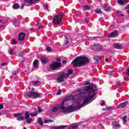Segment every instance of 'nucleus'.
I'll return each mask as SVG.
<instances>
[{
    "label": "nucleus",
    "instance_id": "f257e3e1",
    "mask_svg": "<svg viewBox=\"0 0 129 129\" xmlns=\"http://www.w3.org/2000/svg\"><path fill=\"white\" fill-rule=\"evenodd\" d=\"M84 90L85 92L81 93L82 94H86V93H88V94H91L92 93V94L91 96H83L84 102L82 104H80L79 102H77L74 103L73 106H70L69 108H65V107H64L65 101H62L60 105L53 108V112H56L59 109H61L63 113H69L75 111L76 109H80L81 106H83V105H85V104H88L89 103L88 101L91 100L93 96L95 95L94 92L96 91V89L92 85L86 86L84 88Z\"/></svg>",
    "mask_w": 129,
    "mask_h": 129
},
{
    "label": "nucleus",
    "instance_id": "f03ea898",
    "mask_svg": "<svg viewBox=\"0 0 129 129\" xmlns=\"http://www.w3.org/2000/svg\"><path fill=\"white\" fill-rule=\"evenodd\" d=\"M89 63V59L86 56H78L72 62L73 67H82Z\"/></svg>",
    "mask_w": 129,
    "mask_h": 129
},
{
    "label": "nucleus",
    "instance_id": "7ed1b4c3",
    "mask_svg": "<svg viewBox=\"0 0 129 129\" xmlns=\"http://www.w3.org/2000/svg\"><path fill=\"white\" fill-rule=\"evenodd\" d=\"M63 19V13H59L57 15L54 16L52 20L53 25H59Z\"/></svg>",
    "mask_w": 129,
    "mask_h": 129
},
{
    "label": "nucleus",
    "instance_id": "20e7f679",
    "mask_svg": "<svg viewBox=\"0 0 129 129\" xmlns=\"http://www.w3.org/2000/svg\"><path fill=\"white\" fill-rule=\"evenodd\" d=\"M27 96L32 98H40L43 96V94L31 91L27 93Z\"/></svg>",
    "mask_w": 129,
    "mask_h": 129
},
{
    "label": "nucleus",
    "instance_id": "39448f33",
    "mask_svg": "<svg viewBox=\"0 0 129 129\" xmlns=\"http://www.w3.org/2000/svg\"><path fill=\"white\" fill-rule=\"evenodd\" d=\"M61 66H62L61 62H54L50 66V69L52 70H56L57 68H59Z\"/></svg>",
    "mask_w": 129,
    "mask_h": 129
},
{
    "label": "nucleus",
    "instance_id": "423d86ee",
    "mask_svg": "<svg viewBox=\"0 0 129 129\" xmlns=\"http://www.w3.org/2000/svg\"><path fill=\"white\" fill-rule=\"evenodd\" d=\"M25 119H26V122L27 123H31L32 121H33V119L29 118L30 117V113L29 112L26 111L25 113Z\"/></svg>",
    "mask_w": 129,
    "mask_h": 129
},
{
    "label": "nucleus",
    "instance_id": "0eeeda50",
    "mask_svg": "<svg viewBox=\"0 0 129 129\" xmlns=\"http://www.w3.org/2000/svg\"><path fill=\"white\" fill-rule=\"evenodd\" d=\"M38 1L39 0H24V5L26 6H32L35 2H38Z\"/></svg>",
    "mask_w": 129,
    "mask_h": 129
},
{
    "label": "nucleus",
    "instance_id": "6e6552de",
    "mask_svg": "<svg viewBox=\"0 0 129 129\" xmlns=\"http://www.w3.org/2000/svg\"><path fill=\"white\" fill-rule=\"evenodd\" d=\"M64 77H65V75H64V73H63L57 78L56 81H57L58 83H62V82H64Z\"/></svg>",
    "mask_w": 129,
    "mask_h": 129
},
{
    "label": "nucleus",
    "instance_id": "1a4fd4ad",
    "mask_svg": "<svg viewBox=\"0 0 129 129\" xmlns=\"http://www.w3.org/2000/svg\"><path fill=\"white\" fill-rule=\"evenodd\" d=\"M117 36H118V32L117 31H115L108 35V38H115V37Z\"/></svg>",
    "mask_w": 129,
    "mask_h": 129
},
{
    "label": "nucleus",
    "instance_id": "9d476101",
    "mask_svg": "<svg viewBox=\"0 0 129 129\" xmlns=\"http://www.w3.org/2000/svg\"><path fill=\"white\" fill-rule=\"evenodd\" d=\"M25 37H26V34L23 32H21L19 34V40H20V41H24Z\"/></svg>",
    "mask_w": 129,
    "mask_h": 129
},
{
    "label": "nucleus",
    "instance_id": "9b49d317",
    "mask_svg": "<svg viewBox=\"0 0 129 129\" xmlns=\"http://www.w3.org/2000/svg\"><path fill=\"white\" fill-rule=\"evenodd\" d=\"M66 127V125L51 126L50 129H63Z\"/></svg>",
    "mask_w": 129,
    "mask_h": 129
},
{
    "label": "nucleus",
    "instance_id": "f8f14e48",
    "mask_svg": "<svg viewBox=\"0 0 129 129\" xmlns=\"http://www.w3.org/2000/svg\"><path fill=\"white\" fill-rule=\"evenodd\" d=\"M67 72L68 73L67 74L64 73V75L66 78H68L70 75H72V74H73V70H68Z\"/></svg>",
    "mask_w": 129,
    "mask_h": 129
},
{
    "label": "nucleus",
    "instance_id": "ddd939ff",
    "mask_svg": "<svg viewBox=\"0 0 129 129\" xmlns=\"http://www.w3.org/2000/svg\"><path fill=\"white\" fill-rule=\"evenodd\" d=\"M94 49L97 51H101L102 50V46L100 44H96L94 45Z\"/></svg>",
    "mask_w": 129,
    "mask_h": 129
},
{
    "label": "nucleus",
    "instance_id": "4468645a",
    "mask_svg": "<svg viewBox=\"0 0 129 129\" xmlns=\"http://www.w3.org/2000/svg\"><path fill=\"white\" fill-rule=\"evenodd\" d=\"M127 102H124L123 103H120L119 104V105L117 106L118 108H122V107H124V106H126L127 105Z\"/></svg>",
    "mask_w": 129,
    "mask_h": 129
},
{
    "label": "nucleus",
    "instance_id": "2eb2a0df",
    "mask_svg": "<svg viewBox=\"0 0 129 129\" xmlns=\"http://www.w3.org/2000/svg\"><path fill=\"white\" fill-rule=\"evenodd\" d=\"M112 126H113V128L115 129V127H120V125L117 123L116 121H113L112 123Z\"/></svg>",
    "mask_w": 129,
    "mask_h": 129
},
{
    "label": "nucleus",
    "instance_id": "dca6fc26",
    "mask_svg": "<svg viewBox=\"0 0 129 129\" xmlns=\"http://www.w3.org/2000/svg\"><path fill=\"white\" fill-rule=\"evenodd\" d=\"M40 61H41V63H42L43 64H45L48 62V58H47L45 57H42L40 58Z\"/></svg>",
    "mask_w": 129,
    "mask_h": 129
},
{
    "label": "nucleus",
    "instance_id": "f3484780",
    "mask_svg": "<svg viewBox=\"0 0 129 129\" xmlns=\"http://www.w3.org/2000/svg\"><path fill=\"white\" fill-rule=\"evenodd\" d=\"M103 9L105 12H109V11H110V7H108L107 5H103Z\"/></svg>",
    "mask_w": 129,
    "mask_h": 129
},
{
    "label": "nucleus",
    "instance_id": "a211bd4d",
    "mask_svg": "<svg viewBox=\"0 0 129 129\" xmlns=\"http://www.w3.org/2000/svg\"><path fill=\"white\" fill-rule=\"evenodd\" d=\"M114 48H115V49H122V46L120 45L118 43H115L114 44Z\"/></svg>",
    "mask_w": 129,
    "mask_h": 129
},
{
    "label": "nucleus",
    "instance_id": "6ab92c4d",
    "mask_svg": "<svg viewBox=\"0 0 129 129\" xmlns=\"http://www.w3.org/2000/svg\"><path fill=\"white\" fill-rule=\"evenodd\" d=\"M117 2L119 4V5H121V6H122L126 3V0H117Z\"/></svg>",
    "mask_w": 129,
    "mask_h": 129
},
{
    "label": "nucleus",
    "instance_id": "aec40b11",
    "mask_svg": "<svg viewBox=\"0 0 129 129\" xmlns=\"http://www.w3.org/2000/svg\"><path fill=\"white\" fill-rule=\"evenodd\" d=\"M13 8L14 10H18L20 8V5L18 3H15L14 4Z\"/></svg>",
    "mask_w": 129,
    "mask_h": 129
},
{
    "label": "nucleus",
    "instance_id": "412c9836",
    "mask_svg": "<svg viewBox=\"0 0 129 129\" xmlns=\"http://www.w3.org/2000/svg\"><path fill=\"white\" fill-rule=\"evenodd\" d=\"M37 122L39 124H40V125H42V124H44V122L43 121V120H42V118H38Z\"/></svg>",
    "mask_w": 129,
    "mask_h": 129
},
{
    "label": "nucleus",
    "instance_id": "4be33fe9",
    "mask_svg": "<svg viewBox=\"0 0 129 129\" xmlns=\"http://www.w3.org/2000/svg\"><path fill=\"white\" fill-rule=\"evenodd\" d=\"M71 98H73V99L74 98L73 97V96H69L65 98L64 100L63 101H67V100H70V99H71Z\"/></svg>",
    "mask_w": 129,
    "mask_h": 129
},
{
    "label": "nucleus",
    "instance_id": "5701e85b",
    "mask_svg": "<svg viewBox=\"0 0 129 129\" xmlns=\"http://www.w3.org/2000/svg\"><path fill=\"white\" fill-rule=\"evenodd\" d=\"M100 56H98V55H96L94 57V59L95 60V61H96V62H98L99 61V60H100Z\"/></svg>",
    "mask_w": 129,
    "mask_h": 129
},
{
    "label": "nucleus",
    "instance_id": "b1692460",
    "mask_svg": "<svg viewBox=\"0 0 129 129\" xmlns=\"http://www.w3.org/2000/svg\"><path fill=\"white\" fill-rule=\"evenodd\" d=\"M33 66L34 67H37L38 66V60L36 59L33 63Z\"/></svg>",
    "mask_w": 129,
    "mask_h": 129
},
{
    "label": "nucleus",
    "instance_id": "393cba45",
    "mask_svg": "<svg viewBox=\"0 0 129 129\" xmlns=\"http://www.w3.org/2000/svg\"><path fill=\"white\" fill-rule=\"evenodd\" d=\"M65 38H66V40H65L64 44L66 45H67V44L69 43V38H68L67 36H66Z\"/></svg>",
    "mask_w": 129,
    "mask_h": 129
},
{
    "label": "nucleus",
    "instance_id": "a878e982",
    "mask_svg": "<svg viewBox=\"0 0 129 129\" xmlns=\"http://www.w3.org/2000/svg\"><path fill=\"white\" fill-rule=\"evenodd\" d=\"M8 53L10 55H13V54H14V49H10V50L8 51Z\"/></svg>",
    "mask_w": 129,
    "mask_h": 129
},
{
    "label": "nucleus",
    "instance_id": "bb28decb",
    "mask_svg": "<svg viewBox=\"0 0 129 129\" xmlns=\"http://www.w3.org/2000/svg\"><path fill=\"white\" fill-rule=\"evenodd\" d=\"M126 118H127V116H126V115H124L123 117V123H125V122H126Z\"/></svg>",
    "mask_w": 129,
    "mask_h": 129
},
{
    "label": "nucleus",
    "instance_id": "cd10ccee",
    "mask_svg": "<svg viewBox=\"0 0 129 129\" xmlns=\"http://www.w3.org/2000/svg\"><path fill=\"white\" fill-rule=\"evenodd\" d=\"M17 120H24L25 119V118L24 117L20 116L17 118Z\"/></svg>",
    "mask_w": 129,
    "mask_h": 129
},
{
    "label": "nucleus",
    "instance_id": "c85d7f7f",
    "mask_svg": "<svg viewBox=\"0 0 129 129\" xmlns=\"http://www.w3.org/2000/svg\"><path fill=\"white\" fill-rule=\"evenodd\" d=\"M84 9L87 11H89V10H90V7L88 6H84Z\"/></svg>",
    "mask_w": 129,
    "mask_h": 129
},
{
    "label": "nucleus",
    "instance_id": "c756f323",
    "mask_svg": "<svg viewBox=\"0 0 129 129\" xmlns=\"http://www.w3.org/2000/svg\"><path fill=\"white\" fill-rule=\"evenodd\" d=\"M78 127V125H72V126L70 127L71 129H75V128H77V127Z\"/></svg>",
    "mask_w": 129,
    "mask_h": 129
},
{
    "label": "nucleus",
    "instance_id": "7c9ffc66",
    "mask_svg": "<svg viewBox=\"0 0 129 129\" xmlns=\"http://www.w3.org/2000/svg\"><path fill=\"white\" fill-rule=\"evenodd\" d=\"M53 120H45L44 121V123H49L50 122H52Z\"/></svg>",
    "mask_w": 129,
    "mask_h": 129
},
{
    "label": "nucleus",
    "instance_id": "2f4dec72",
    "mask_svg": "<svg viewBox=\"0 0 129 129\" xmlns=\"http://www.w3.org/2000/svg\"><path fill=\"white\" fill-rule=\"evenodd\" d=\"M46 50L47 51H48V52H51L52 51V48L50 46H47Z\"/></svg>",
    "mask_w": 129,
    "mask_h": 129
},
{
    "label": "nucleus",
    "instance_id": "473e14b6",
    "mask_svg": "<svg viewBox=\"0 0 129 129\" xmlns=\"http://www.w3.org/2000/svg\"><path fill=\"white\" fill-rule=\"evenodd\" d=\"M23 55H24V52L23 51H20L19 53L18 56L19 57H23Z\"/></svg>",
    "mask_w": 129,
    "mask_h": 129
},
{
    "label": "nucleus",
    "instance_id": "72a5a7b5",
    "mask_svg": "<svg viewBox=\"0 0 129 129\" xmlns=\"http://www.w3.org/2000/svg\"><path fill=\"white\" fill-rule=\"evenodd\" d=\"M117 17H124V15L120 14L119 13H117Z\"/></svg>",
    "mask_w": 129,
    "mask_h": 129
},
{
    "label": "nucleus",
    "instance_id": "f704fd0d",
    "mask_svg": "<svg viewBox=\"0 0 129 129\" xmlns=\"http://www.w3.org/2000/svg\"><path fill=\"white\" fill-rule=\"evenodd\" d=\"M29 115H30L31 116H37V115H38V113H31V114H29Z\"/></svg>",
    "mask_w": 129,
    "mask_h": 129
},
{
    "label": "nucleus",
    "instance_id": "c9c22d12",
    "mask_svg": "<svg viewBox=\"0 0 129 129\" xmlns=\"http://www.w3.org/2000/svg\"><path fill=\"white\" fill-rule=\"evenodd\" d=\"M18 42L15 40H13L12 42V45H17Z\"/></svg>",
    "mask_w": 129,
    "mask_h": 129
},
{
    "label": "nucleus",
    "instance_id": "e433bc0d",
    "mask_svg": "<svg viewBox=\"0 0 129 129\" xmlns=\"http://www.w3.org/2000/svg\"><path fill=\"white\" fill-rule=\"evenodd\" d=\"M33 84H34V85H38V84H39V81H36L35 82H33Z\"/></svg>",
    "mask_w": 129,
    "mask_h": 129
},
{
    "label": "nucleus",
    "instance_id": "4c0bfd02",
    "mask_svg": "<svg viewBox=\"0 0 129 129\" xmlns=\"http://www.w3.org/2000/svg\"><path fill=\"white\" fill-rule=\"evenodd\" d=\"M117 84L118 86H119V87H120V86H122V84L121 83V82H117Z\"/></svg>",
    "mask_w": 129,
    "mask_h": 129
},
{
    "label": "nucleus",
    "instance_id": "58836bf2",
    "mask_svg": "<svg viewBox=\"0 0 129 129\" xmlns=\"http://www.w3.org/2000/svg\"><path fill=\"white\" fill-rule=\"evenodd\" d=\"M96 13L97 14H101L102 13V12L101 10H96Z\"/></svg>",
    "mask_w": 129,
    "mask_h": 129
},
{
    "label": "nucleus",
    "instance_id": "ea45409f",
    "mask_svg": "<svg viewBox=\"0 0 129 129\" xmlns=\"http://www.w3.org/2000/svg\"><path fill=\"white\" fill-rule=\"evenodd\" d=\"M61 94V89H58L57 92V95H60Z\"/></svg>",
    "mask_w": 129,
    "mask_h": 129
},
{
    "label": "nucleus",
    "instance_id": "a19ab883",
    "mask_svg": "<svg viewBox=\"0 0 129 129\" xmlns=\"http://www.w3.org/2000/svg\"><path fill=\"white\" fill-rule=\"evenodd\" d=\"M85 84H86V85H89V84H90V82L87 81H86Z\"/></svg>",
    "mask_w": 129,
    "mask_h": 129
},
{
    "label": "nucleus",
    "instance_id": "79ce46f5",
    "mask_svg": "<svg viewBox=\"0 0 129 129\" xmlns=\"http://www.w3.org/2000/svg\"><path fill=\"white\" fill-rule=\"evenodd\" d=\"M20 115H21V114H15V115H14V116L15 117H19V116H20Z\"/></svg>",
    "mask_w": 129,
    "mask_h": 129
},
{
    "label": "nucleus",
    "instance_id": "37998d69",
    "mask_svg": "<svg viewBox=\"0 0 129 129\" xmlns=\"http://www.w3.org/2000/svg\"><path fill=\"white\" fill-rule=\"evenodd\" d=\"M126 75H127V76H129V68H127V70L126 71Z\"/></svg>",
    "mask_w": 129,
    "mask_h": 129
},
{
    "label": "nucleus",
    "instance_id": "c03bdc74",
    "mask_svg": "<svg viewBox=\"0 0 129 129\" xmlns=\"http://www.w3.org/2000/svg\"><path fill=\"white\" fill-rule=\"evenodd\" d=\"M4 108V105L0 104V109H3Z\"/></svg>",
    "mask_w": 129,
    "mask_h": 129
},
{
    "label": "nucleus",
    "instance_id": "a18cd8bd",
    "mask_svg": "<svg viewBox=\"0 0 129 129\" xmlns=\"http://www.w3.org/2000/svg\"><path fill=\"white\" fill-rule=\"evenodd\" d=\"M38 112H42V110L41 109V108L40 107H38Z\"/></svg>",
    "mask_w": 129,
    "mask_h": 129
},
{
    "label": "nucleus",
    "instance_id": "49530a36",
    "mask_svg": "<svg viewBox=\"0 0 129 129\" xmlns=\"http://www.w3.org/2000/svg\"><path fill=\"white\" fill-rule=\"evenodd\" d=\"M124 9H125V10H128V9H129V4L127 5L124 8Z\"/></svg>",
    "mask_w": 129,
    "mask_h": 129
},
{
    "label": "nucleus",
    "instance_id": "de8ad7c7",
    "mask_svg": "<svg viewBox=\"0 0 129 129\" xmlns=\"http://www.w3.org/2000/svg\"><path fill=\"white\" fill-rule=\"evenodd\" d=\"M56 61H57V62H60V61H61V59L57 58H56Z\"/></svg>",
    "mask_w": 129,
    "mask_h": 129
},
{
    "label": "nucleus",
    "instance_id": "09e8293b",
    "mask_svg": "<svg viewBox=\"0 0 129 129\" xmlns=\"http://www.w3.org/2000/svg\"><path fill=\"white\" fill-rule=\"evenodd\" d=\"M104 104H105V102H103L102 103L100 104V105H101V106H104Z\"/></svg>",
    "mask_w": 129,
    "mask_h": 129
},
{
    "label": "nucleus",
    "instance_id": "8fccbe9b",
    "mask_svg": "<svg viewBox=\"0 0 129 129\" xmlns=\"http://www.w3.org/2000/svg\"><path fill=\"white\" fill-rule=\"evenodd\" d=\"M2 66H6V62H3L1 63Z\"/></svg>",
    "mask_w": 129,
    "mask_h": 129
},
{
    "label": "nucleus",
    "instance_id": "3c124183",
    "mask_svg": "<svg viewBox=\"0 0 129 129\" xmlns=\"http://www.w3.org/2000/svg\"><path fill=\"white\" fill-rule=\"evenodd\" d=\"M67 63V61L66 60H62V64H66Z\"/></svg>",
    "mask_w": 129,
    "mask_h": 129
},
{
    "label": "nucleus",
    "instance_id": "603ef678",
    "mask_svg": "<svg viewBox=\"0 0 129 129\" xmlns=\"http://www.w3.org/2000/svg\"><path fill=\"white\" fill-rule=\"evenodd\" d=\"M109 75L110 76H113V74L112 73H109Z\"/></svg>",
    "mask_w": 129,
    "mask_h": 129
},
{
    "label": "nucleus",
    "instance_id": "864d4df0",
    "mask_svg": "<svg viewBox=\"0 0 129 129\" xmlns=\"http://www.w3.org/2000/svg\"><path fill=\"white\" fill-rule=\"evenodd\" d=\"M13 75H17V72H13Z\"/></svg>",
    "mask_w": 129,
    "mask_h": 129
},
{
    "label": "nucleus",
    "instance_id": "5fc2aeb1",
    "mask_svg": "<svg viewBox=\"0 0 129 129\" xmlns=\"http://www.w3.org/2000/svg\"><path fill=\"white\" fill-rule=\"evenodd\" d=\"M105 62H108V59L106 58V59H105Z\"/></svg>",
    "mask_w": 129,
    "mask_h": 129
},
{
    "label": "nucleus",
    "instance_id": "6e6d98bb",
    "mask_svg": "<svg viewBox=\"0 0 129 129\" xmlns=\"http://www.w3.org/2000/svg\"><path fill=\"white\" fill-rule=\"evenodd\" d=\"M85 23H86V24H88V20H85Z\"/></svg>",
    "mask_w": 129,
    "mask_h": 129
},
{
    "label": "nucleus",
    "instance_id": "4d7b16f0",
    "mask_svg": "<svg viewBox=\"0 0 129 129\" xmlns=\"http://www.w3.org/2000/svg\"><path fill=\"white\" fill-rule=\"evenodd\" d=\"M30 31L31 32H33V31H34V29H33V28L30 29Z\"/></svg>",
    "mask_w": 129,
    "mask_h": 129
},
{
    "label": "nucleus",
    "instance_id": "13d9d810",
    "mask_svg": "<svg viewBox=\"0 0 129 129\" xmlns=\"http://www.w3.org/2000/svg\"><path fill=\"white\" fill-rule=\"evenodd\" d=\"M45 9H48V5L45 6Z\"/></svg>",
    "mask_w": 129,
    "mask_h": 129
},
{
    "label": "nucleus",
    "instance_id": "bf43d9fd",
    "mask_svg": "<svg viewBox=\"0 0 129 129\" xmlns=\"http://www.w3.org/2000/svg\"><path fill=\"white\" fill-rule=\"evenodd\" d=\"M38 29H42V26H39V27H38Z\"/></svg>",
    "mask_w": 129,
    "mask_h": 129
},
{
    "label": "nucleus",
    "instance_id": "052dcab7",
    "mask_svg": "<svg viewBox=\"0 0 129 129\" xmlns=\"http://www.w3.org/2000/svg\"><path fill=\"white\" fill-rule=\"evenodd\" d=\"M23 9H24V6L21 7V9L23 10Z\"/></svg>",
    "mask_w": 129,
    "mask_h": 129
},
{
    "label": "nucleus",
    "instance_id": "680f3d73",
    "mask_svg": "<svg viewBox=\"0 0 129 129\" xmlns=\"http://www.w3.org/2000/svg\"><path fill=\"white\" fill-rule=\"evenodd\" d=\"M12 128V127H9L8 128V129H11Z\"/></svg>",
    "mask_w": 129,
    "mask_h": 129
},
{
    "label": "nucleus",
    "instance_id": "e2e57ef3",
    "mask_svg": "<svg viewBox=\"0 0 129 129\" xmlns=\"http://www.w3.org/2000/svg\"><path fill=\"white\" fill-rule=\"evenodd\" d=\"M23 129H27V128L26 127H24Z\"/></svg>",
    "mask_w": 129,
    "mask_h": 129
},
{
    "label": "nucleus",
    "instance_id": "0e129e2a",
    "mask_svg": "<svg viewBox=\"0 0 129 129\" xmlns=\"http://www.w3.org/2000/svg\"><path fill=\"white\" fill-rule=\"evenodd\" d=\"M127 12H128V14H129V10L127 11Z\"/></svg>",
    "mask_w": 129,
    "mask_h": 129
},
{
    "label": "nucleus",
    "instance_id": "69168bd1",
    "mask_svg": "<svg viewBox=\"0 0 129 129\" xmlns=\"http://www.w3.org/2000/svg\"><path fill=\"white\" fill-rule=\"evenodd\" d=\"M2 22V20H0V23Z\"/></svg>",
    "mask_w": 129,
    "mask_h": 129
},
{
    "label": "nucleus",
    "instance_id": "338daca9",
    "mask_svg": "<svg viewBox=\"0 0 129 129\" xmlns=\"http://www.w3.org/2000/svg\"><path fill=\"white\" fill-rule=\"evenodd\" d=\"M1 27H3V26H1Z\"/></svg>",
    "mask_w": 129,
    "mask_h": 129
},
{
    "label": "nucleus",
    "instance_id": "774afa93",
    "mask_svg": "<svg viewBox=\"0 0 129 129\" xmlns=\"http://www.w3.org/2000/svg\"><path fill=\"white\" fill-rule=\"evenodd\" d=\"M0 115H1V113H0Z\"/></svg>",
    "mask_w": 129,
    "mask_h": 129
}]
</instances>
